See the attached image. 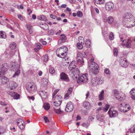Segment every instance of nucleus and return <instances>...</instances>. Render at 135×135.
Here are the masks:
<instances>
[{"instance_id":"f257e3e1","label":"nucleus","mask_w":135,"mask_h":135,"mask_svg":"<svg viewBox=\"0 0 135 135\" xmlns=\"http://www.w3.org/2000/svg\"><path fill=\"white\" fill-rule=\"evenodd\" d=\"M94 59H91L90 60V62L88 63V66L90 72L96 75L98 72V65L93 62Z\"/></svg>"},{"instance_id":"f03ea898","label":"nucleus","mask_w":135,"mask_h":135,"mask_svg":"<svg viewBox=\"0 0 135 135\" xmlns=\"http://www.w3.org/2000/svg\"><path fill=\"white\" fill-rule=\"evenodd\" d=\"M68 51V48L66 46H62L57 49L56 54L58 57L63 58L67 55Z\"/></svg>"},{"instance_id":"7ed1b4c3","label":"nucleus","mask_w":135,"mask_h":135,"mask_svg":"<svg viewBox=\"0 0 135 135\" xmlns=\"http://www.w3.org/2000/svg\"><path fill=\"white\" fill-rule=\"evenodd\" d=\"M26 88L27 91L31 93H33L37 90L36 85L33 83H29L26 84Z\"/></svg>"},{"instance_id":"20e7f679","label":"nucleus","mask_w":135,"mask_h":135,"mask_svg":"<svg viewBox=\"0 0 135 135\" xmlns=\"http://www.w3.org/2000/svg\"><path fill=\"white\" fill-rule=\"evenodd\" d=\"M104 80L103 79L99 77H95L93 78L90 81V84L94 86L97 84H101L103 83Z\"/></svg>"},{"instance_id":"39448f33","label":"nucleus","mask_w":135,"mask_h":135,"mask_svg":"<svg viewBox=\"0 0 135 135\" xmlns=\"http://www.w3.org/2000/svg\"><path fill=\"white\" fill-rule=\"evenodd\" d=\"M88 75L87 73L83 74L79 76L77 80V82L78 83H86L88 80Z\"/></svg>"},{"instance_id":"423d86ee","label":"nucleus","mask_w":135,"mask_h":135,"mask_svg":"<svg viewBox=\"0 0 135 135\" xmlns=\"http://www.w3.org/2000/svg\"><path fill=\"white\" fill-rule=\"evenodd\" d=\"M133 18L130 13H126L124 16L123 20V22L128 23L130 22H135Z\"/></svg>"},{"instance_id":"0eeeda50","label":"nucleus","mask_w":135,"mask_h":135,"mask_svg":"<svg viewBox=\"0 0 135 135\" xmlns=\"http://www.w3.org/2000/svg\"><path fill=\"white\" fill-rule=\"evenodd\" d=\"M62 99V96L59 95H57L54 98L55 101L54 102V105L56 107H59L61 104Z\"/></svg>"},{"instance_id":"6e6552de","label":"nucleus","mask_w":135,"mask_h":135,"mask_svg":"<svg viewBox=\"0 0 135 135\" xmlns=\"http://www.w3.org/2000/svg\"><path fill=\"white\" fill-rule=\"evenodd\" d=\"M120 107L119 108V110L122 112H126L128 111L130 107L128 104L122 103L120 105Z\"/></svg>"},{"instance_id":"1a4fd4ad","label":"nucleus","mask_w":135,"mask_h":135,"mask_svg":"<svg viewBox=\"0 0 135 135\" xmlns=\"http://www.w3.org/2000/svg\"><path fill=\"white\" fill-rule=\"evenodd\" d=\"M8 65L7 63H5L0 68V76L4 75L6 73L8 70Z\"/></svg>"},{"instance_id":"9d476101","label":"nucleus","mask_w":135,"mask_h":135,"mask_svg":"<svg viewBox=\"0 0 135 135\" xmlns=\"http://www.w3.org/2000/svg\"><path fill=\"white\" fill-rule=\"evenodd\" d=\"M114 7L113 3L111 1L108 2L105 4V8L106 10L109 11L113 10Z\"/></svg>"},{"instance_id":"9b49d317","label":"nucleus","mask_w":135,"mask_h":135,"mask_svg":"<svg viewBox=\"0 0 135 135\" xmlns=\"http://www.w3.org/2000/svg\"><path fill=\"white\" fill-rule=\"evenodd\" d=\"M70 73L73 74L74 77V78H77V76L79 75L80 73V70L78 68H75L74 69H71L70 70Z\"/></svg>"},{"instance_id":"f8f14e48","label":"nucleus","mask_w":135,"mask_h":135,"mask_svg":"<svg viewBox=\"0 0 135 135\" xmlns=\"http://www.w3.org/2000/svg\"><path fill=\"white\" fill-rule=\"evenodd\" d=\"M108 113L109 115V117L111 118L115 117H117L118 114L117 111L112 108H110V109Z\"/></svg>"},{"instance_id":"ddd939ff","label":"nucleus","mask_w":135,"mask_h":135,"mask_svg":"<svg viewBox=\"0 0 135 135\" xmlns=\"http://www.w3.org/2000/svg\"><path fill=\"white\" fill-rule=\"evenodd\" d=\"M77 62L81 66L83 65V64L84 61L82 57V55L80 53H79L77 54Z\"/></svg>"},{"instance_id":"4468645a","label":"nucleus","mask_w":135,"mask_h":135,"mask_svg":"<svg viewBox=\"0 0 135 135\" xmlns=\"http://www.w3.org/2000/svg\"><path fill=\"white\" fill-rule=\"evenodd\" d=\"M17 125L21 129H23L25 127L24 121L21 119H18L17 120Z\"/></svg>"},{"instance_id":"2eb2a0df","label":"nucleus","mask_w":135,"mask_h":135,"mask_svg":"<svg viewBox=\"0 0 135 135\" xmlns=\"http://www.w3.org/2000/svg\"><path fill=\"white\" fill-rule=\"evenodd\" d=\"M74 107L71 102H68L66 105L65 111L67 112H70L73 111Z\"/></svg>"},{"instance_id":"dca6fc26","label":"nucleus","mask_w":135,"mask_h":135,"mask_svg":"<svg viewBox=\"0 0 135 135\" xmlns=\"http://www.w3.org/2000/svg\"><path fill=\"white\" fill-rule=\"evenodd\" d=\"M120 65L122 67H127L128 65L127 60L123 58H122L119 61Z\"/></svg>"},{"instance_id":"f3484780","label":"nucleus","mask_w":135,"mask_h":135,"mask_svg":"<svg viewBox=\"0 0 135 135\" xmlns=\"http://www.w3.org/2000/svg\"><path fill=\"white\" fill-rule=\"evenodd\" d=\"M20 69V65L16 62H14L12 64L11 68V70L12 71H15Z\"/></svg>"},{"instance_id":"a211bd4d","label":"nucleus","mask_w":135,"mask_h":135,"mask_svg":"<svg viewBox=\"0 0 135 135\" xmlns=\"http://www.w3.org/2000/svg\"><path fill=\"white\" fill-rule=\"evenodd\" d=\"M8 93L11 97H13L14 99H17L20 98V95L13 91H8Z\"/></svg>"},{"instance_id":"6ab92c4d","label":"nucleus","mask_w":135,"mask_h":135,"mask_svg":"<svg viewBox=\"0 0 135 135\" xmlns=\"http://www.w3.org/2000/svg\"><path fill=\"white\" fill-rule=\"evenodd\" d=\"M38 94L42 99H45L47 98L48 94L46 91L41 90L39 91Z\"/></svg>"},{"instance_id":"aec40b11","label":"nucleus","mask_w":135,"mask_h":135,"mask_svg":"<svg viewBox=\"0 0 135 135\" xmlns=\"http://www.w3.org/2000/svg\"><path fill=\"white\" fill-rule=\"evenodd\" d=\"M60 79L62 81H64L67 82L69 81V80L68 76L64 73H61L60 75Z\"/></svg>"},{"instance_id":"412c9836","label":"nucleus","mask_w":135,"mask_h":135,"mask_svg":"<svg viewBox=\"0 0 135 135\" xmlns=\"http://www.w3.org/2000/svg\"><path fill=\"white\" fill-rule=\"evenodd\" d=\"M17 86V84L16 82L14 81H11L9 83V88L11 90H14Z\"/></svg>"},{"instance_id":"4be33fe9","label":"nucleus","mask_w":135,"mask_h":135,"mask_svg":"<svg viewBox=\"0 0 135 135\" xmlns=\"http://www.w3.org/2000/svg\"><path fill=\"white\" fill-rule=\"evenodd\" d=\"M66 40V36L64 34H62L61 35L60 40L58 42L59 44H60L61 42L63 43L65 42Z\"/></svg>"},{"instance_id":"5701e85b","label":"nucleus","mask_w":135,"mask_h":135,"mask_svg":"<svg viewBox=\"0 0 135 135\" xmlns=\"http://www.w3.org/2000/svg\"><path fill=\"white\" fill-rule=\"evenodd\" d=\"M83 105L86 109H89L91 107V104L88 101H84L83 102Z\"/></svg>"},{"instance_id":"b1692460","label":"nucleus","mask_w":135,"mask_h":135,"mask_svg":"<svg viewBox=\"0 0 135 135\" xmlns=\"http://www.w3.org/2000/svg\"><path fill=\"white\" fill-rule=\"evenodd\" d=\"M104 91L103 90H102L98 95L99 100L100 101L103 100L104 98Z\"/></svg>"},{"instance_id":"393cba45","label":"nucleus","mask_w":135,"mask_h":135,"mask_svg":"<svg viewBox=\"0 0 135 135\" xmlns=\"http://www.w3.org/2000/svg\"><path fill=\"white\" fill-rule=\"evenodd\" d=\"M8 79L5 77H2L1 79V81L3 84H5L8 81Z\"/></svg>"},{"instance_id":"a878e982","label":"nucleus","mask_w":135,"mask_h":135,"mask_svg":"<svg viewBox=\"0 0 135 135\" xmlns=\"http://www.w3.org/2000/svg\"><path fill=\"white\" fill-rule=\"evenodd\" d=\"M48 80L47 78H44L41 81L42 84L44 86H46L48 84Z\"/></svg>"},{"instance_id":"bb28decb","label":"nucleus","mask_w":135,"mask_h":135,"mask_svg":"<svg viewBox=\"0 0 135 135\" xmlns=\"http://www.w3.org/2000/svg\"><path fill=\"white\" fill-rule=\"evenodd\" d=\"M75 61H71V63L69 64V69L70 70L71 69H74L75 68L76 66L75 65Z\"/></svg>"},{"instance_id":"cd10ccee","label":"nucleus","mask_w":135,"mask_h":135,"mask_svg":"<svg viewBox=\"0 0 135 135\" xmlns=\"http://www.w3.org/2000/svg\"><path fill=\"white\" fill-rule=\"evenodd\" d=\"M115 97L117 99L120 101L124 100L125 98L124 96L122 95L119 93L118 94V95Z\"/></svg>"},{"instance_id":"c85d7f7f","label":"nucleus","mask_w":135,"mask_h":135,"mask_svg":"<svg viewBox=\"0 0 135 135\" xmlns=\"http://www.w3.org/2000/svg\"><path fill=\"white\" fill-rule=\"evenodd\" d=\"M40 27L45 30H47L49 29L48 25L45 23L40 25Z\"/></svg>"},{"instance_id":"c756f323","label":"nucleus","mask_w":135,"mask_h":135,"mask_svg":"<svg viewBox=\"0 0 135 135\" xmlns=\"http://www.w3.org/2000/svg\"><path fill=\"white\" fill-rule=\"evenodd\" d=\"M6 35L5 32L3 31H0V38H6Z\"/></svg>"},{"instance_id":"7c9ffc66","label":"nucleus","mask_w":135,"mask_h":135,"mask_svg":"<svg viewBox=\"0 0 135 135\" xmlns=\"http://www.w3.org/2000/svg\"><path fill=\"white\" fill-rule=\"evenodd\" d=\"M131 42H127L126 44L124 43H123L121 45L123 46H126V47L127 48H129L131 47Z\"/></svg>"},{"instance_id":"2f4dec72","label":"nucleus","mask_w":135,"mask_h":135,"mask_svg":"<svg viewBox=\"0 0 135 135\" xmlns=\"http://www.w3.org/2000/svg\"><path fill=\"white\" fill-rule=\"evenodd\" d=\"M43 106L45 109L46 110H48L49 109L50 107V105L48 103H45Z\"/></svg>"},{"instance_id":"473e14b6","label":"nucleus","mask_w":135,"mask_h":135,"mask_svg":"<svg viewBox=\"0 0 135 135\" xmlns=\"http://www.w3.org/2000/svg\"><path fill=\"white\" fill-rule=\"evenodd\" d=\"M114 21V18L112 16L109 17L108 18L107 21L110 24L112 23Z\"/></svg>"},{"instance_id":"72a5a7b5","label":"nucleus","mask_w":135,"mask_h":135,"mask_svg":"<svg viewBox=\"0 0 135 135\" xmlns=\"http://www.w3.org/2000/svg\"><path fill=\"white\" fill-rule=\"evenodd\" d=\"M95 3L98 4H103L105 2V0H95Z\"/></svg>"},{"instance_id":"f704fd0d","label":"nucleus","mask_w":135,"mask_h":135,"mask_svg":"<svg viewBox=\"0 0 135 135\" xmlns=\"http://www.w3.org/2000/svg\"><path fill=\"white\" fill-rule=\"evenodd\" d=\"M6 128L3 126H0V134H2L6 132Z\"/></svg>"},{"instance_id":"c9c22d12","label":"nucleus","mask_w":135,"mask_h":135,"mask_svg":"<svg viewBox=\"0 0 135 135\" xmlns=\"http://www.w3.org/2000/svg\"><path fill=\"white\" fill-rule=\"evenodd\" d=\"M54 111L57 113L60 114L62 112L60 109V107L57 108H54Z\"/></svg>"},{"instance_id":"e433bc0d","label":"nucleus","mask_w":135,"mask_h":135,"mask_svg":"<svg viewBox=\"0 0 135 135\" xmlns=\"http://www.w3.org/2000/svg\"><path fill=\"white\" fill-rule=\"evenodd\" d=\"M15 71V73L13 76V78H15L16 76H18L19 75L20 73V69L17 70L16 71Z\"/></svg>"},{"instance_id":"4c0bfd02","label":"nucleus","mask_w":135,"mask_h":135,"mask_svg":"<svg viewBox=\"0 0 135 135\" xmlns=\"http://www.w3.org/2000/svg\"><path fill=\"white\" fill-rule=\"evenodd\" d=\"M38 18L39 20L42 21H47V19L46 18V17L44 15L38 17Z\"/></svg>"},{"instance_id":"58836bf2","label":"nucleus","mask_w":135,"mask_h":135,"mask_svg":"<svg viewBox=\"0 0 135 135\" xmlns=\"http://www.w3.org/2000/svg\"><path fill=\"white\" fill-rule=\"evenodd\" d=\"M109 105L108 104H106L103 108V111L104 112H107L108 110L109 107Z\"/></svg>"},{"instance_id":"ea45409f","label":"nucleus","mask_w":135,"mask_h":135,"mask_svg":"<svg viewBox=\"0 0 135 135\" xmlns=\"http://www.w3.org/2000/svg\"><path fill=\"white\" fill-rule=\"evenodd\" d=\"M16 47V45L15 43H12L10 46V48L11 49H14Z\"/></svg>"},{"instance_id":"a19ab883","label":"nucleus","mask_w":135,"mask_h":135,"mask_svg":"<svg viewBox=\"0 0 135 135\" xmlns=\"http://www.w3.org/2000/svg\"><path fill=\"white\" fill-rule=\"evenodd\" d=\"M49 71L50 74H53L55 73V70L53 68L50 66V68L49 69Z\"/></svg>"},{"instance_id":"79ce46f5","label":"nucleus","mask_w":135,"mask_h":135,"mask_svg":"<svg viewBox=\"0 0 135 135\" xmlns=\"http://www.w3.org/2000/svg\"><path fill=\"white\" fill-rule=\"evenodd\" d=\"M83 44H81L80 43H78L77 44V46L78 48L79 49H81L83 48Z\"/></svg>"},{"instance_id":"37998d69","label":"nucleus","mask_w":135,"mask_h":135,"mask_svg":"<svg viewBox=\"0 0 135 135\" xmlns=\"http://www.w3.org/2000/svg\"><path fill=\"white\" fill-rule=\"evenodd\" d=\"M54 30L52 29L49 30L48 32V34L49 35H54Z\"/></svg>"},{"instance_id":"c03bdc74","label":"nucleus","mask_w":135,"mask_h":135,"mask_svg":"<svg viewBox=\"0 0 135 135\" xmlns=\"http://www.w3.org/2000/svg\"><path fill=\"white\" fill-rule=\"evenodd\" d=\"M79 42L81 44H83V42L84 41L83 38L81 36L79 37L78 38Z\"/></svg>"},{"instance_id":"a18cd8bd","label":"nucleus","mask_w":135,"mask_h":135,"mask_svg":"<svg viewBox=\"0 0 135 135\" xmlns=\"http://www.w3.org/2000/svg\"><path fill=\"white\" fill-rule=\"evenodd\" d=\"M130 132L131 133H135V126H133L130 129Z\"/></svg>"},{"instance_id":"49530a36","label":"nucleus","mask_w":135,"mask_h":135,"mask_svg":"<svg viewBox=\"0 0 135 135\" xmlns=\"http://www.w3.org/2000/svg\"><path fill=\"white\" fill-rule=\"evenodd\" d=\"M113 93L114 94V95L115 97H116L117 95H118L119 92L116 89L114 90L113 91Z\"/></svg>"},{"instance_id":"de8ad7c7","label":"nucleus","mask_w":135,"mask_h":135,"mask_svg":"<svg viewBox=\"0 0 135 135\" xmlns=\"http://www.w3.org/2000/svg\"><path fill=\"white\" fill-rule=\"evenodd\" d=\"M114 38V35L112 32H111L109 36V39L110 40H113Z\"/></svg>"},{"instance_id":"09e8293b","label":"nucleus","mask_w":135,"mask_h":135,"mask_svg":"<svg viewBox=\"0 0 135 135\" xmlns=\"http://www.w3.org/2000/svg\"><path fill=\"white\" fill-rule=\"evenodd\" d=\"M104 118V117L103 116H99V117L98 118V120L101 122H103L104 123V122L103 121Z\"/></svg>"},{"instance_id":"8fccbe9b","label":"nucleus","mask_w":135,"mask_h":135,"mask_svg":"<svg viewBox=\"0 0 135 135\" xmlns=\"http://www.w3.org/2000/svg\"><path fill=\"white\" fill-rule=\"evenodd\" d=\"M83 15V13L81 11H78L77 13V16L79 17H81Z\"/></svg>"},{"instance_id":"3c124183","label":"nucleus","mask_w":135,"mask_h":135,"mask_svg":"<svg viewBox=\"0 0 135 135\" xmlns=\"http://www.w3.org/2000/svg\"><path fill=\"white\" fill-rule=\"evenodd\" d=\"M129 93L132 95H135V89L133 88L130 91Z\"/></svg>"},{"instance_id":"603ef678","label":"nucleus","mask_w":135,"mask_h":135,"mask_svg":"<svg viewBox=\"0 0 135 135\" xmlns=\"http://www.w3.org/2000/svg\"><path fill=\"white\" fill-rule=\"evenodd\" d=\"M105 73L108 74L109 75L110 74V71L109 69L108 68H106L104 70Z\"/></svg>"},{"instance_id":"864d4df0","label":"nucleus","mask_w":135,"mask_h":135,"mask_svg":"<svg viewBox=\"0 0 135 135\" xmlns=\"http://www.w3.org/2000/svg\"><path fill=\"white\" fill-rule=\"evenodd\" d=\"M59 91V89H56L55 90L54 92L52 94V97L53 98L54 97V96Z\"/></svg>"},{"instance_id":"5fc2aeb1","label":"nucleus","mask_w":135,"mask_h":135,"mask_svg":"<svg viewBox=\"0 0 135 135\" xmlns=\"http://www.w3.org/2000/svg\"><path fill=\"white\" fill-rule=\"evenodd\" d=\"M71 94H69L68 93H67L65 95V98L66 99H68L70 97L71 95Z\"/></svg>"},{"instance_id":"6e6d98bb","label":"nucleus","mask_w":135,"mask_h":135,"mask_svg":"<svg viewBox=\"0 0 135 135\" xmlns=\"http://www.w3.org/2000/svg\"><path fill=\"white\" fill-rule=\"evenodd\" d=\"M44 62H46L48 61V57L47 55H45L44 56Z\"/></svg>"},{"instance_id":"4d7b16f0","label":"nucleus","mask_w":135,"mask_h":135,"mask_svg":"<svg viewBox=\"0 0 135 135\" xmlns=\"http://www.w3.org/2000/svg\"><path fill=\"white\" fill-rule=\"evenodd\" d=\"M114 54V55L116 56L118 54V50L117 48H115L113 50Z\"/></svg>"},{"instance_id":"13d9d810","label":"nucleus","mask_w":135,"mask_h":135,"mask_svg":"<svg viewBox=\"0 0 135 135\" xmlns=\"http://www.w3.org/2000/svg\"><path fill=\"white\" fill-rule=\"evenodd\" d=\"M91 44L90 40L89 39L88 40H87L85 42V44L86 45H88L89 46Z\"/></svg>"},{"instance_id":"bf43d9fd","label":"nucleus","mask_w":135,"mask_h":135,"mask_svg":"<svg viewBox=\"0 0 135 135\" xmlns=\"http://www.w3.org/2000/svg\"><path fill=\"white\" fill-rule=\"evenodd\" d=\"M18 17L19 19L21 21H22L23 20V18L22 16L21 15H18Z\"/></svg>"},{"instance_id":"052dcab7","label":"nucleus","mask_w":135,"mask_h":135,"mask_svg":"<svg viewBox=\"0 0 135 135\" xmlns=\"http://www.w3.org/2000/svg\"><path fill=\"white\" fill-rule=\"evenodd\" d=\"M28 98L30 100H31L33 101L35 99V98L33 96L30 97V96H27Z\"/></svg>"},{"instance_id":"680f3d73","label":"nucleus","mask_w":135,"mask_h":135,"mask_svg":"<svg viewBox=\"0 0 135 135\" xmlns=\"http://www.w3.org/2000/svg\"><path fill=\"white\" fill-rule=\"evenodd\" d=\"M40 42H41L42 43V44L44 45H45L47 44V42L44 41H43L42 39H41L40 40Z\"/></svg>"},{"instance_id":"e2e57ef3","label":"nucleus","mask_w":135,"mask_h":135,"mask_svg":"<svg viewBox=\"0 0 135 135\" xmlns=\"http://www.w3.org/2000/svg\"><path fill=\"white\" fill-rule=\"evenodd\" d=\"M73 90L72 88H70L68 90L67 93L69 94H71Z\"/></svg>"},{"instance_id":"0e129e2a","label":"nucleus","mask_w":135,"mask_h":135,"mask_svg":"<svg viewBox=\"0 0 135 135\" xmlns=\"http://www.w3.org/2000/svg\"><path fill=\"white\" fill-rule=\"evenodd\" d=\"M44 119L45 121V122L46 123L49 122V121L48 119V118L46 117H44Z\"/></svg>"},{"instance_id":"69168bd1","label":"nucleus","mask_w":135,"mask_h":135,"mask_svg":"<svg viewBox=\"0 0 135 135\" xmlns=\"http://www.w3.org/2000/svg\"><path fill=\"white\" fill-rule=\"evenodd\" d=\"M50 17L51 18L53 19H55L57 18L56 16L53 14H50Z\"/></svg>"},{"instance_id":"338daca9","label":"nucleus","mask_w":135,"mask_h":135,"mask_svg":"<svg viewBox=\"0 0 135 135\" xmlns=\"http://www.w3.org/2000/svg\"><path fill=\"white\" fill-rule=\"evenodd\" d=\"M125 40V39L124 37H120V40L121 41H122L123 43H124V40Z\"/></svg>"},{"instance_id":"774afa93","label":"nucleus","mask_w":135,"mask_h":135,"mask_svg":"<svg viewBox=\"0 0 135 135\" xmlns=\"http://www.w3.org/2000/svg\"><path fill=\"white\" fill-rule=\"evenodd\" d=\"M27 29L29 30V32H30V30L31 29V26L30 25H27Z\"/></svg>"}]
</instances>
